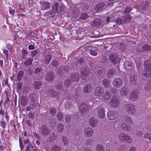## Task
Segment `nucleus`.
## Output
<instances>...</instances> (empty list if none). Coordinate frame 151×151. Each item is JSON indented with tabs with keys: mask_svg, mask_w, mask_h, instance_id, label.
I'll return each mask as SVG.
<instances>
[{
	"mask_svg": "<svg viewBox=\"0 0 151 151\" xmlns=\"http://www.w3.org/2000/svg\"><path fill=\"white\" fill-rule=\"evenodd\" d=\"M119 138L121 141L125 143H130L132 141L130 136L124 133H121L119 134Z\"/></svg>",
	"mask_w": 151,
	"mask_h": 151,
	"instance_id": "nucleus-1",
	"label": "nucleus"
},
{
	"mask_svg": "<svg viewBox=\"0 0 151 151\" xmlns=\"http://www.w3.org/2000/svg\"><path fill=\"white\" fill-rule=\"evenodd\" d=\"M119 115L117 112L115 111L110 110L107 114V116L109 120H114L118 117Z\"/></svg>",
	"mask_w": 151,
	"mask_h": 151,
	"instance_id": "nucleus-2",
	"label": "nucleus"
},
{
	"mask_svg": "<svg viewBox=\"0 0 151 151\" xmlns=\"http://www.w3.org/2000/svg\"><path fill=\"white\" fill-rule=\"evenodd\" d=\"M109 59L111 63L114 65L119 63L121 60L120 59L117 55L115 54H111L109 56Z\"/></svg>",
	"mask_w": 151,
	"mask_h": 151,
	"instance_id": "nucleus-3",
	"label": "nucleus"
},
{
	"mask_svg": "<svg viewBox=\"0 0 151 151\" xmlns=\"http://www.w3.org/2000/svg\"><path fill=\"white\" fill-rule=\"evenodd\" d=\"M41 133L44 136L46 137L50 133V130L48 126L46 125H43L40 128Z\"/></svg>",
	"mask_w": 151,
	"mask_h": 151,
	"instance_id": "nucleus-4",
	"label": "nucleus"
},
{
	"mask_svg": "<svg viewBox=\"0 0 151 151\" xmlns=\"http://www.w3.org/2000/svg\"><path fill=\"white\" fill-rule=\"evenodd\" d=\"M89 106L88 105L83 103L81 104L79 108V110L82 114H86L89 110Z\"/></svg>",
	"mask_w": 151,
	"mask_h": 151,
	"instance_id": "nucleus-5",
	"label": "nucleus"
},
{
	"mask_svg": "<svg viewBox=\"0 0 151 151\" xmlns=\"http://www.w3.org/2000/svg\"><path fill=\"white\" fill-rule=\"evenodd\" d=\"M104 89L101 86L96 87L94 91V95L98 97L102 96L104 93Z\"/></svg>",
	"mask_w": 151,
	"mask_h": 151,
	"instance_id": "nucleus-6",
	"label": "nucleus"
},
{
	"mask_svg": "<svg viewBox=\"0 0 151 151\" xmlns=\"http://www.w3.org/2000/svg\"><path fill=\"white\" fill-rule=\"evenodd\" d=\"M44 61L46 64H49L52 59V56L48 51L45 50L44 52Z\"/></svg>",
	"mask_w": 151,
	"mask_h": 151,
	"instance_id": "nucleus-7",
	"label": "nucleus"
},
{
	"mask_svg": "<svg viewBox=\"0 0 151 151\" xmlns=\"http://www.w3.org/2000/svg\"><path fill=\"white\" fill-rule=\"evenodd\" d=\"M119 102L117 99V97L116 96H113L110 101V105L111 108H115L117 107L119 104Z\"/></svg>",
	"mask_w": 151,
	"mask_h": 151,
	"instance_id": "nucleus-8",
	"label": "nucleus"
},
{
	"mask_svg": "<svg viewBox=\"0 0 151 151\" xmlns=\"http://www.w3.org/2000/svg\"><path fill=\"white\" fill-rule=\"evenodd\" d=\"M124 65L125 69L129 72L133 70L134 68V63L129 61L125 62Z\"/></svg>",
	"mask_w": 151,
	"mask_h": 151,
	"instance_id": "nucleus-9",
	"label": "nucleus"
},
{
	"mask_svg": "<svg viewBox=\"0 0 151 151\" xmlns=\"http://www.w3.org/2000/svg\"><path fill=\"white\" fill-rule=\"evenodd\" d=\"M47 93L52 97L58 99L59 97L60 93L54 91L53 89H49L47 91Z\"/></svg>",
	"mask_w": 151,
	"mask_h": 151,
	"instance_id": "nucleus-10",
	"label": "nucleus"
},
{
	"mask_svg": "<svg viewBox=\"0 0 151 151\" xmlns=\"http://www.w3.org/2000/svg\"><path fill=\"white\" fill-rule=\"evenodd\" d=\"M113 84L114 87L118 88H120L122 85V80L121 78H116L113 81Z\"/></svg>",
	"mask_w": 151,
	"mask_h": 151,
	"instance_id": "nucleus-11",
	"label": "nucleus"
},
{
	"mask_svg": "<svg viewBox=\"0 0 151 151\" xmlns=\"http://www.w3.org/2000/svg\"><path fill=\"white\" fill-rule=\"evenodd\" d=\"M105 5L104 3L101 2L97 5L94 8V10L96 13L101 12Z\"/></svg>",
	"mask_w": 151,
	"mask_h": 151,
	"instance_id": "nucleus-12",
	"label": "nucleus"
},
{
	"mask_svg": "<svg viewBox=\"0 0 151 151\" xmlns=\"http://www.w3.org/2000/svg\"><path fill=\"white\" fill-rule=\"evenodd\" d=\"M126 108L127 112L128 113L133 114L135 112V107L133 105L128 104L126 106Z\"/></svg>",
	"mask_w": 151,
	"mask_h": 151,
	"instance_id": "nucleus-13",
	"label": "nucleus"
},
{
	"mask_svg": "<svg viewBox=\"0 0 151 151\" xmlns=\"http://www.w3.org/2000/svg\"><path fill=\"white\" fill-rule=\"evenodd\" d=\"M70 78L73 82H78L80 80V76L78 73H75L72 75L70 77Z\"/></svg>",
	"mask_w": 151,
	"mask_h": 151,
	"instance_id": "nucleus-14",
	"label": "nucleus"
},
{
	"mask_svg": "<svg viewBox=\"0 0 151 151\" xmlns=\"http://www.w3.org/2000/svg\"><path fill=\"white\" fill-rule=\"evenodd\" d=\"M139 93L137 91H132L131 95L129 96V99L132 101H134L138 98Z\"/></svg>",
	"mask_w": 151,
	"mask_h": 151,
	"instance_id": "nucleus-15",
	"label": "nucleus"
},
{
	"mask_svg": "<svg viewBox=\"0 0 151 151\" xmlns=\"http://www.w3.org/2000/svg\"><path fill=\"white\" fill-rule=\"evenodd\" d=\"M54 78L55 76L51 71L48 72L46 74V80L49 82L52 81Z\"/></svg>",
	"mask_w": 151,
	"mask_h": 151,
	"instance_id": "nucleus-16",
	"label": "nucleus"
},
{
	"mask_svg": "<svg viewBox=\"0 0 151 151\" xmlns=\"http://www.w3.org/2000/svg\"><path fill=\"white\" fill-rule=\"evenodd\" d=\"M50 3L46 1H44L41 3V8L42 10H46L50 8Z\"/></svg>",
	"mask_w": 151,
	"mask_h": 151,
	"instance_id": "nucleus-17",
	"label": "nucleus"
},
{
	"mask_svg": "<svg viewBox=\"0 0 151 151\" xmlns=\"http://www.w3.org/2000/svg\"><path fill=\"white\" fill-rule=\"evenodd\" d=\"M84 132L88 137L91 136L93 134V130L91 128H85Z\"/></svg>",
	"mask_w": 151,
	"mask_h": 151,
	"instance_id": "nucleus-18",
	"label": "nucleus"
},
{
	"mask_svg": "<svg viewBox=\"0 0 151 151\" xmlns=\"http://www.w3.org/2000/svg\"><path fill=\"white\" fill-rule=\"evenodd\" d=\"M89 123L92 127H95L97 125L98 121L95 118L92 117L90 119Z\"/></svg>",
	"mask_w": 151,
	"mask_h": 151,
	"instance_id": "nucleus-19",
	"label": "nucleus"
},
{
	"mask_svg": "<svg viewBox=\"0 0 151 151\" xmlns=\"http://www.w3.org/2000/svg\"><path fill=\"white\" fill-rule=\"evenodd\" d=\"M105 109L100 108L98 111V115L100 118L103 119L105 116Z\"/></svg>",
	"mask_w": 151,
	"mask_h": 151,
	"instance_id": "nucleus-20",
	"label": "nucleus"
},
{
	"mask_svg": "<svg viewBox=\"0 0 151 151\" xmlns=\"http://www.w3.org/2000/svg\"><path fill=\"white\" fill-rule=\"evenodd\" d=\"M92 89V86L91 84H87L83 88V91L85 93H89Z\"/></svg>",
	"mask_w": 151,
	"mask_h": 151,
	"instance_id": "nucleus-21",
	"label": "nucleus"
},
{
	"mask_svg": "<svg viewBox=\"0 0 151 151\" xmlns=\"http://www.w3.org/2000/svg\"><path fill=\"white\" fill-rule=\"evenodd\" d=\"M144 69L151 70V60H147L144 62Z\"/></svg>",
	"mask_w": 151,
	"mask_h": 151,
	"instance_id": "nucleus-22",
	"label": "nucleus"
},
{
	"mask_svg": "<svg viewBox=\"0 0 151 151\" xmlns=\"http://www.w3.org/2000/svg\"><path fill=\"white\" fill-rule=\"evenodd\" d=\"M42 84V83L40 81H38L35 82L33 84V86L35 90H38L40 89L41 88Z\"/></svg>",
	"mask_w": 151,
	"mask_h": 151,
	"instance_id": "nucleus-23",
	"label": "nucleus"
},
{
	"mask_svg": "<svg viewBox=\"0 0 151 151\" xmlns=\"http://www.w3.org/2000/svg\"><path fill=\"white\" fill-rule=\"evenodd\" d=\"M129 92V90L125 87H122L120 90V94L122 96H125Z\"/></svg>",
	"mask_w": 151,
	"mask_h": 151,
	"instance_id": "nucleus-24",
	"label": "nucleus"
},
{
	"mask_svg": "<svg viewBox=\"0 0 151 151\" xmlns=\"http://www.w3.org/2000/svg\"><path fill=\"white\" fill-rule=\"evenodd\" d=\"M103 94V98L104 100L106 101L111 98V94L108 91H105Z\"/></svg>",
	"mask_w": 151,
	"mask_h": 151,
	"instance_id": "nucleus-25",
	"label": "nucleus"
},
{
	"mask_svg": "<svg viewBox=\"0 0 151 151\" xmlns=\"http://www.w3.org/2000/svg\"><path fill=\"white\" fill-rule=\"evenodd\" d=\"M33 60L30 58L26 60L24 63V64L26 66H28L32 64Z\"/></svg>",
	"mask_w": 151,
	"mask_h": 151,
	"instance_id": "nucleus-26",
	"label": "nucleus"
},
{
	"mask_svg": "<svg viewBox=\"0 0 151 151\" xmlns=\"http://www.w3.org/2000/svg\"><path fill=\"white\" fill-rule=\"evenodd\" d=\"M143 76L146 78L150 77L151 76V70L144 69Z\"/></svg>",
	"mask_w": 151,
	"mask_h": 151,
	"instance_id": "nucleus-27",
	"label": "nucleus"
},
{
	"mask_svg": "<svg viewBox=\"0 0 151 151\" xmlns=\"http://www.w3.org/2000/svg\"><path fill=\"white\" fill-rule=\"evenodd\" d=\"M28 54V52L27 50L22 49L21 52V58L23 59H25L27 58V55Z\"/></svg>",
	"mask_w": 151,
	"mask_h": 151,
	"instance_id": "nucleus-28",
	"label": "nucleus"
},
{
	"mask_svg": "<svg viewBox=\"0 0 151 151\" xmlns=\"http://www.w3.org/2000/svg\"><path fill=\"white\" fill-rule=\"evenodd\" d=\"M24 74V72L22 70L18 72L17 75V80L18 81L20 82Z\"/></svg>",
	"mask_w": 151,
	"mask_h": 151,
	"instance_id": "nucleus-29",
	"label": "nucleus"
},
{
	"mask_svg": "<svg viewBox=\"0 0 151 151\" xmlns=\"http://www.w3.org/2000/svg\"><path fill=\"white\" fill-rule=\"evenodd\" d=\"M52 10L53 12L55 13H57L58 12L59 4L58 3L56 2L52 6Z\"/></svg>",
	"mask_w": 151,
	"mask_h": 151,
	"instance_id": "nucleus-30",
	"label": "nucleus"
},
{
	"mask_svg": "<svg viewBox=\"0 0 151 151\" xmlns=\"http://www.w3.org/2000/svg\"><path fill=\"white\" fill-rule=\"evenodd\" d=\"M55 13L53 11H49L45 14V15L47 17L49 18H53L55 14Z\"/></svg>",
	"mask_w": 151,
	"mask_h": 151,
	"instance_id": "nucleus-31",
	"label": "nucleus"
},
{
	"mask_svg": "<svg viewBox=\"0 0 151 151\" xmlns=\"http://www.w3.org/2000/svg\"><path fill=\"white\" fill-rule=\"evenodd\" d=\"M60 63L57 60L53 59L51 63V65L53 68H56L59 65Z\"/></svg>",
	"mask_w": 151,
	"mask_h": 151,
	"instance_id": "nucleus-32",
	"label": "nucleus"
},
{
	"mask_svg": "<svg viewBox=\"0 0 151 151\" xmlns=\"http://www.w3.org/2000/svg\"><path fill=\"white\" fill-rule=\"evenodd\" d=\"M121 128L125 131H129L130 130V126L129 125H127L125 123H122L121 125Z\"/></svg>",
	"mask_w": 151,
	"mask_h": 151,
	"instance_id": "nucleus-33",
	"label": "nucleus"
},
{
	"mask_svg": "<svg viewBox=\"0 0 151 151\" xmlns=\"http://www.w3.org/2000/svg\"><path fill=\"white\" fill-rule=\"evenodd\" d=\"M137 80V76L135 75H132L130 77V82L132 84H135Z\"/></svg>",
	"mask_w": 151,
	"mask_h": 151,
	"instance_id": "nucleus-34",
	"label": "nucleus"
},
{
	"mask_svg": "<svg viewBox=\"0 0 151 151\" xmlns=\"http://www.w3.org/2000/svg\"><path fill=\"white\" fill-rule=\"evenodd\" d=\"M73 82V81H71L70 78H68L64 82V85L68 87L71 85Z\"/></svg>",
	"mask_w": 151,
	"mask_h": 151,
	"instance_id": "nucleus-35",
	"label": "nucleus"
},
{
	"mask_svg": "<svg viewBox=\"0 0 151 151\" xmlns=\"http://www.w3.org/2000/svg\"><path fill=\"white\" fill-rule=\"evenodd\" d=\"M56 108L54 107H51L50 108L49 110L50 114L51 116L55 115L56 113Z\"/></svg>",
	"mask_w": 151,
	"mask_h": 151,
	"instance_id": "nucleus-36",
	"label": "nucleus"
},
{
	"mask_svg": "<svg viewBox=\"0 0 151 151\" xmlns=\"http://www.w3.org/2000/svg\"><path fill=\"white\" fill-rule=\"evenodd\" d=\"M115 73V71L114 70L112 69H109L108 71L107 75L109 77H112L113 75Z\"/></svg>",
	"mask_w": 151,
	"mask_h": 151,
	"instance_id": "nucleus-37",
	"label": "nucleus"
},
{
	"mask_svg": "<svg viewBox=\"0 0 151 151\" xmlns=\"http://www.w3.org/2000/svg\"><path fill=\"white\" fill-rule=\"evenodd\" d=\"M30 97L31 98L30 101H35L37 98L36 94L32 92L29 95Z\"/></svg>",
	"mask_w": 151,
	"mask_h": 151,
	"instance_id": "nucleus-38",
	"label": "nucleus"
},
{
	"mask_svg": "<svg viewBox=\"0 0 151 151\" xmlns=\"http://www.w3.org/2000/svg\"><path fill=\"white\" fill-rule=\"evenodd\" d=\"M131 19V17L130 15H128L127 16H125L123 18V19H124V22L127 23H129Z\"/></svg>",
	"mask_w": 151,
	"mask_h": 151,
	"instance_id": "nucleus-39",
	"label": "nucleus"
},
{
	"mask_svg": "<svg viewBox=\"0 0 151 151\" xmlns=\"http://www.w3.org/2000/svg\"><path fill=\"white\" fill-rule=\"evenodd\" d=\"M143 50L145 51H148L151 50V46L147 44H145L142 48Z\"/></svg>",
	"mask_w": 151,
	"mask_h": 151,
	"instance_id": "nucleus-40",
	"label": "nucleus"
},
{
	"mask_svg": "<svg viewBox=\"0 0 151 151\" xmlns=\"http://www.w3.org/2000/svg\"><path fill=\"white\" fill-rule=\"evenodd\" d=\"M85 69H83V72L81 73L82 74L81 78H83V80H85L87 78V74Z\"/></svg>",
	"mask_w": 151,
	"mask_h": 151,
	"instance_id": "nucleus-41",
	"label": "nucleus"
},
{
	"mask_svg": "<svg viewBox=\"0 0 151 151\" xmlns=\"http://www.w3.org/2000/svg\"><path fill=\"white\" fill-rule=\"evenodd\" d=\"M64 115L62 113L59 112L57 114V117L58 120L59 121H62L64 118Z\"/></svg>",
	"mask_w": 151,
	"mask_h": 151,
	"instance_id": "nucleus-42",
	"label": "nucleus"
},
{
	"mask_svg": "<svg viewBox=\"0 0 151 151\" xmlns=\"http://www.w3.org/2000/svg\"><path fill=\"white\" fill-rule=\"evenodd\" d=\"M65 107L67 109H71L73 107V105L71 103L68 102L65 104Z\"/></svg>",
	"mask_w": 151,
	"mask_h": 151,
	"instance_id": "nucleus-43",
	"label": "nucleus"
},
{
	"mask_svg": "<svg viewBox=\"0 0 151 151\" xmlns=\"http://www.w3.org/2000/svg\"><path fill=\"white\" fill-rule=\"evenodd\" d=\"M62 140L64 145H66L68 144L69 140L68 138L66 137L65 136H63L62 137Z\"/></svg>",
	"mask_w": 151,
	"mask_h": 151,
	"instance_id": "nucleus-44",
	"label": "nucleus"
},
{
	"mask_svg": "<svg viewBox=\"0 0 151 151\" xmlns=\"http://www.w3.org/2000/svg\"><path fill=\"white\" fill-rule=\"evenodd\" d=\"M103 83L105 87H107L109 86V81L108 79H105L103 81Z\"/></svg>",
	"mask_w": 151,
	"mask_h": 151,
	"instance_id": "nucleus-45",
	"label": "nucleus"
},
{
	"mask_svg": "<svg viewBox=\"0 0 151 151\" xmlns=\"http://www.w3.org/2000/svg\"><path fill=\"white\" fill-rule=\"evenodd\" d=\"M88 16L85 13L83 12L80 18L82 20H86Z\"/></svg>",
	"mask_w": 151,
	"mask_h": 151,
	"instance_id": "nucleus-46",
	"label": "nucleus"
},
{
	"mask_svg": "<svg viewBox=\"0 0 151 151\" xmlns=\"http://www.w3.org/2000/svg\"><path fill=\"white\" fill-rule=\"evenodd\" d=\"M105 149L102 145H98L96 147V150L97 151H104Z\"/></svg>",
	"mask_w": 151,
	"mask_h": 151,
	"instance_id": "nucleus-47",
	"label": "nucleus"
},
{
	"mask_svg": "<svg viewBox=\"0 0 151 151\" xmlns=\"http://www.w3.org/2000/svg\"><path fill=\"white\" fill-rule=\"evenodd\" d=\"M18 7L19 10L23 11L25 9V6L23 4H19Z\"/></svg>",
	"mask_w": 151,
	"mask_h": 151,
	"instance_id": "nucleus-48",
	"label": "nucleus"
},
{
	"mask_svg": "<svg viewBox=\"0 0 151 151\" xmlns=\"http://www.w3.org/2000/svg\"><path fill=\"white\" fill-rule=\"evenodd\" d=\"M58 128L59 132H63V129L64 125L63 124L60 123L58 124Z\"/></svg>",
	"mask_w": 151,
	"mask_h": 151,
	"instance_id": "nucleus-49",
	"label": "nucleus"
},
{
	"mask_svg": "<svg viewBox=\"0 0 151 151\" xmlns=\"http://www.w3.org/2000/svg\"><path fill=\"white\" fill-rule=\"evenodd\" d=\"M71 118V115L70 114H67L65 116V122H70Z\"/></svg>",
	"mask_w": 151,
	"mask_h": 151,
	"instance_id": "nucleus-50",
	"label": "nucleus"
},
{
	"mask_svg": "<svg viewBox=\"0 0 151 151\" xmlns=\"http://www.w3.org/2000/svg\"><path fill=\"white\" fill-rule=\"evenodd\" d=\"M125 119L126 121L128 122L129 124H132V120L130 117L127 116H125Z\"/></svg>",
	"mask_w": 151,
	"mask_h": 151,
	"instance_id": "nucleus-51",
	"label": "nucleus"
},
{
	"mask_svg": "<svg viewBox=\"0 0 151 151\" xmlns=\"http://www.w3.org/2000/svg\"><path fill=\"white\" fill-rule=\"evenodd\" d=\"M61 149L59 146H58L56 145L54 146L52 149V151H60Z\"/></svg>",
	"mask_w": 151,
	"mask_h": 151,
	"instance_id": "nucleus-52",
	"label": "nucleus"
},
{
	"mask_svg": "<svg viewBox=\"0 0 151 151\" xmlns=\"http://www.w3.org/2000/svg\"><path fill=\"white\" fill-rule=\"evenodd\" d=\"M96 73L97 76L100 77V78L103 77L104 75L102 71L101 70H98L97 72H96Z\"/></svg>",
	"mask_w": 151,
	"mask_h": 151,
	"instance_id": "nucleus-53",
	"label": "nucleus"
},
{
	"mask_svg": "<svg viewBox=\"0 0 151 151\" xmlns=\"http://www.w3.org/2000/svg\"><path fill=\"white\" fill-rule=\"evenodd\" d=\"M92 49H91L89 51L90 54L91 55L93 56H96L97 55V52L93 50V48Z\"/></svg>",
	"mask_w": 151,
	"mask_h": 151,
	"instance_id": "nucleus-54",
	"label": "nucleus"
},
{
	"mask_svg": "<svg viewBox=\"0 0 151 151\" xmlns=\"http://www.w3.org/2000/svg\"><path fill=\"white\" fill-rule=\"evenodd\" d=\"M144 128H142V129H141L139 128L138 130V131L137 133V135L138 136H140L142 134H143V133L144 132Z\"/></svg>",
	"mask_w": 151,
	"mask_h": 151,
	"instance_id": "nucleus-55",
	"label": "nucleus"
},
{
	"mask_svg": "<svg viewBox=\"0 0 151 151\" xmlns=\"http://www.w3.org/2000/svg\"><path fill=\"white\" fill-rule=\"evenodd\" d=\"M151 89V84L149 83L145 85V90L146 91H149Z\"/></svg>",
	"mask_w": 151,
	"mask_h": 151,
	"instance_id": "nucleus-56",
	"label": "nucleus"
},
{
	"mask_svg": "<svg viewBox=\"0 0 151 151\" xmlns=\"http://www.w3.org/2000/svg\"><path fill=\"white\" fill-rule=\"evenodd\" d=\"M0 125L3 128L5 129L6 128V123L4 121H1L0 122Z\"/></svg>",
	"mask_w": 151,
	"mask_h": 151,
	"instance_id": "nucleus-57",
	"label": "nucleus"
},
{
	"mask_svg": "<svg viewBox=\"0 0 151 151\" xmlns=\"http://www.w3.org/2000/svg\"><path fill=\"white\" fill-rule=\"evenodd\" d=\"M76 61L78 63H79L81 64H83L84 62V60L82 58H80L78 59V58H77L76 59Z\"/></svg>",
	"mask_w": 151,
	"mask_h": 151,
	"instance_id": "nucleus-58",
	"label": "nucleus"
},
{
	"mask_svg": "<svg viewBox=\"0 0 151 151\" xmlns=\"http://www.w3.org/2000/svg\"><path fill=\"white\" fill-rule=\"evenodd\" d=\"M132 10V9L131 7H127L124 10V12L126 13H129Z\"/></svg>",
	"mask_w": 151,
	"mask_h": 151,
	"instance_id": "nucleus-59",
	"label": "nucleus"
},
{
	"mask_svg": "<svg viewBox=\"0 0 151 151\" xmlns=\"http://www.w3.org/2000/svg\"><path fill=\"white\" fill-rule=\"evenodd\" d=\"M42 70V69L41 68H36L35 71V74H38Z\"/></svg>",
	"mask_w": 151,
	"mask_h": 151,
	"instance_id": "nucleus-60",
	"label": "nucleus"
},
{
	"mask_svg": "<svg viewBox=\"0 0 151 151\" xmlns=\"http://www.w3.org/2000/svg\"><path fill=\"white\" fill-rule=\"evenodd\" d=\"M93 143V140L91 139H88L86 141V143L87 145H91Z\"/></svg>",
	"mask_w": 151,
	"mask_h": 151,
	"instance_id": "nucleus-61",
	"label": "nucleus"
},
{
	"mask_svg": "<svg viewBox=\"0 0 151 151\" xmlns=\"http://www.w3.org/2000/svg\"><path fill=\"white\" fill-rule=\"evenodd\" d=\"M57 136L54 133H53L52 134L51 137L50 139V140L51 141L54 140L56 138Z\"/></svg>",
	"mask_w": 151,
	"mask_h": 151,
	"instance_id": "nucleus-62",
	"label": "nucleus"
},
{
	"mask_svg": "<svg viewBox=\"0 0 151 151\" xmlns=\"http://www.w3.org/2000/svg\"><path fill=\"white\" fill-rule=\"evenodd\" d=\"M38 51L37 50H35L31 52L32 55L33 57L36 56L38 54Z\"/></svg>",
	"mask_w": 151,
	"mask_h": 151,
	"instance_id": "nucleus-63",
	"label": "nucleus"
},
{
	"mask_svg": "<svg viewBox=\"0 0 151 151\" xmlns=\"http://www.w3.org/2000/svg\"><path fill=\"white\" fill-rule=\"evenodd\" d=\"M144 137L147 139H148L151 141V134L149 133H147L145 134Z\"/></svg>",
	"mask_w": 151,
	"mask_h": 151,
	"instance_id": "nucleus-64",
	"label": "nucleus"
}]
</instances>
